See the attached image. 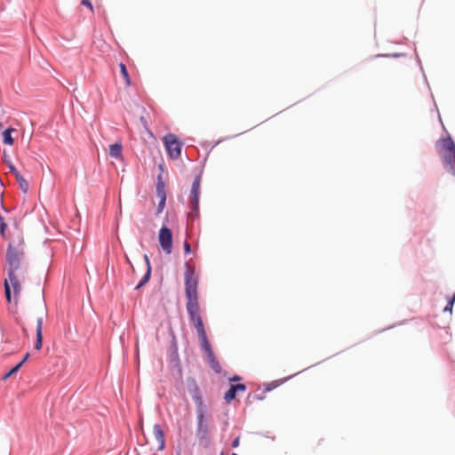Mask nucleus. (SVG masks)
Here are the masks:
<instances>
[{"mask_svg": "<svg viewBox=\"0 0 455 455\" xmlns=\"http://www.w3.org/2000/svg\"><path fill=\"white\" fill-rule=\"evenodd\" d=\"M186 271H185V285H186V296L188 299L187 309L190 317V320L193 322V324L197 331L201 347L204 354L206 355L208 363L212 371L216 373L221 372V366L219 363L217 357L215 356L211 344L207 339L206 331L204 330V326L200 317L198 311L199 306L197 302V277L195 275V269L189 264H185Z\"/></svg>", "mask_w": 455, "mask_h": 455, "instance_id": "f257e3e1", "label": "nucleus"}, {"mask_svg": "<svg viewBox=\"0 0 455 455\" xmlns=\"http://www.w3.org/2000/svg\"><path fill=\"white\" fill-rule=\"evenodd\" d=\"M24 258V240L20 232L16 234L9 243L6 252L9 279L4 280V292L8 302H11V286L15 297L21 291V281H24L27 267L22 264Z\"/></svg>", "mask_w": 455, "mask_h": 455, "instance_id": "f03ea898", "label": "nucleus"}, {"mask_svg": "<svg viewBox=\"0 0 455 455\" xmlns=\"http://www.w3.org/2000/svg\"><path fill=\"white\" fill-rule=\"evenodd\" d=\"M187 387L188 391L192 394V397L196 403L198 427L200 430L207 431V423L205 419L206 409L200 395L199 388L193 379H188Z\"/></svg>", "mask_w": 455, "mask_h": 455, "instance_id": "7ed1b4c3", "label": "nucleus"}, {"mask_svg": "<svg viewBox=\"0 0 455 455\" xmlns=\"http://www.w3.org/2000/svg\"><path fill=\"white\" fill-rule=\"evenodd\" d=\"M435 148L443 164L452 169V164L455 162V143L452 139L450 136L439 139L435 143Z\"/></svg>", "mask_w": 455, "mask_h": 455, "instance_id": "20e7f679", "label": "nucleus"}, {"mask_svg": "<svg viewBox=\"0 0 455 455\" xmlns=\"http://www.w3.org/2000/svg\"><path fill=\"white\" fill-rule=\"evenodd\" d=\"M147 443L150 445L151 449L156 451H162L164 448V435L159 425L154 426L151 435L147 438Z\"/></svg>", "mask_w": 455, "mask_h": 455, "instance_id": "39448f33", "label": "nucleus"}, {"mask_svg": "<svg viewBox=\"0 0 455 455\" xmlns=\"http://www.w3.org/2000/svg\"><path fill=\"white\" fill-rule=\"evenodd\" d=\"M159 169L161 170V172H163L162 164H159ZM156 196L159 198L156 213L159 214L163 212L166 201V196L164 192V181L163 180L162 173H160L157 177Z\"/></svg>", "mask_w": 455, "mask_h": 455, "instance_id": "423d86ee", "label": "nucleus"}, {"mask_svg": "<svg viewBox=\"0 0 455 455\" xmlns=\"http://www.w3.org/2000/svg\"><path fill=\"white\" fill-rule=\"evenodd\" d=\"M158 241L161 248L167 253H171V229L164 226L158 235Z\"/></svg>", "mask_w": 455, "mask_h": 455, "instance_id": "0eeeda50", "label": "nucleus"}, {"mask_svg": "<svg viewBox=\"0 0 455 455\" xmlns=\"http://www.w3.org/2000/svg\"><path fill=\"white\" fill-rule=\"evenodd\" d=\"M200 183H201V177L200 176L196 177V179L194 180V182L192 184L191 192H190L191 203H192L194 208L198 207Z\"/></svg>", "mask_w": 455, "mask_h": 455, "instance_id": "6e6552de", "label": "nucleus"}, {"mask_svg": "<svg viewBox=\"0 0 455 455\" xmlns=\"http://www.w3.org/2000/svg\"><path fill=\"white\" fill-rule=\"evenodd\" d=\"M245 389L246 387L243 384L232 385L225 394L224 398L226 402L229 403L232 400L235 398L237 392H244Z\"/></svg>", "mask_w": 455, "mask_h": 455, "instance_id": "1a4fd4ad", "label": "nucleus"}, {"mask_svg": "<svg viewBox=\"0 0 455 455\" xmlns=\"http://www.w3.org/2000/svg\"><path fill=\"white\" fill-rule=\"evenodd\" d=\"M43 345V318L39 317L36 321V340L35 348L40 350Z\"/></svg>", "mask_w": 455, "mask_h": 455, "instance_id": "9d476101", "label": "nucleus"}, {"mask_svg": "<svg viewBox=\"0 0 455 455\" xmlns=\"http://www.w3.org/2000/svg\"><path fill=\"white\" fill-rule=\"evenodd\" d=\"M122 143L121 142H116L109 146V156L112 158L120 159L122 158Z\"/></svg>", "mask_w": 455, "mask_h": 455, "instance_id": "9b49d317", "label": "nucleus"}, {"mask_svg": "<svg viewBox=\"0 0 455 455\" xmlns=\"http://www.w3.org/2000/svg\"><path fill=\"white\" fill-rule=\"evenodd\" d=\"M14 177L19 184L20 190L23 193H27L29 188L28 182L25 180V178L20 172L15 173Z\"/></svg>", "mask_w": 455, "mask_h": 455, "instance_id": "f8f14e48", "label": "nucleus"}, {"mask_svg": "<svg viewBox=\"0 0 455 455\" xmlns=\"http://www.w3.org/2000/svg\"><path fill=\"white\" fill-rule=\"evenodd\" d=\"M182 143L172 135V159L181 156Z\"/></svg>", "mask_w": 455, "mask_h": 455, "instance_id": "ddd939ff", "label": "nucleus"}, {"mask_svg": "<svg viewBox=\"0 0 455 455\" xmlns=\"http://www.w3.org/2000/svg\"><path fill=\"white\" fill-rule=\"evenodd\" d=\"M119 68H120L121 75L123 76V77L124 79L125 84L127 86H130L132 84V82H131L130 76L128 74L126 66L124 63H120Z\"/></svg>", "mask_w": 455, "mask_h": 455, "instance_id": "4468645a", "label": "nucleus"}, {"mask_svg": "<svg viewBox=\"0 0 455 455\" xmlns=\"http://www.w3.org/2000/svg\"><path fill=\"white\" fill-rule=\"evenodd\" d=\"M13 131L14 130L12 128H8L3 132L4 144L10 145V146L13 145L14 140L11 135L12 132H13Z\"/></svg>", "mask_w": 455, "mask_h": 455, "instance_id": "2eb2a0df", "label": "nucleus"}, {"mask_svg": "<svg viewBox=\"0 0 455 455\" xmlns=\"http://www.w3.org/2000/svg\"><path fill=\"white\" fill-rule=\"evenodd\" d=\"M4 162L8 166L9 171L14 175L15 173L19 172L12 162L11 161L10 157L6 156V154H4Z\"/></svg>", "mask_w": 455, "mask_h": 455, "instance_id": "dca6fc26", "label": "nucleus"}, {"mask_svg": "<svg viewBox=\"0 0 455 455\" xmlns=\"http://www.w3.org/2000/svg\"><path fill=\"white\" fill-rule=\"evenodd\" d=\"M150 272H151V267H148V269H147L145 275L140 280V282L137 284L136 289H140L141 286H143L146 283L148 282V280L150 278Z\"/></svg>", "mask_w": 455, "mask_h": 455, "instance_id": "f3484780", "label": "nucleus"}, {"mask_svg": "<svg viewBox=\"0 0 455 455\" xmlns=\"http://www.w3.org/2000/svg\"><path fill=\"white\" fill-rule=\"evenodd\" d=\"M20 367L21 363H18L17 365L12 367L6 374L4 375L3 379L6 380L7 379H9L12 375L16 373L20 369Z\"/></svg>", "mask_w": 455, "mask_h": 455, "instance_id": "a211bd4d", "label": "nucleus"}, {"mask_svg": "<svg viewBox=\"0 0 455 455\" xmlns=\"http://www.w3.org/2000/svg\"><path fill=\"white\" fill-rule=\"evenodd\" d=\"M164 143L167 154L171 156V134H167L164 137Z\"/></svg>", "mask_w": 455, "mask_h": 455, "instance_id": "6ab92c4d", "label": "nucleus"}, {"mask_svg": "<svg viewBox=\"0 0 455 455\" xmlns=\"http://www.w3.org/2000/svg\"><path fill=\"white\" fill-rule=\"evenodd\" d=\"M454 301H455V293H454V296L449 299L447 306L443 308V311L451 313Z\"/></svg>", "mask_w": 455, "mask_h": 455, "instance_id": "aec40b11", "label": "nucleus"}, {"mask_svg": "<svg viewBox=\"0 0 455 455\" xmlns=\"http://www.w3.org/2000/svg\"><path fill=\"white\" fill-rule=\"evenodd\" d=\"M82 4L87 6L90 9L91 12L93 13V6L90 0H82Z\"/></svg>", "mask_w": 455, "mask_h": 455, "instance_id": "412c9836", "label": "nucleus"}, {"mask_svg": "<svg viewBox=\"0 0 455 455\" xmlns=\"http://www.w3.org/2000/svg\"><path fill=\"white\" fill-rule=\"evenodd\" d=\"M6 228V224L4 221V219L2 218V220H0V233L3 236H4V230Z\"/></svg>", "mask_w": 455, "mask_h": 455, "instance_id": "4be33fe9", "label": "nucleus"}, {"mask_svg": "<svg viewBox=\"0 0 455 455\" xmlns=\"http://www.w3.org/2000/svg\"><path fill=\"white\" fill-rule=\"evenodd\" d=\"M184 251L186 254H189L191 252L190 244L187 241L184 242Z\"/></svg>", "mask_w": 455, "mask_h": 455, "instance_id": "5701e85b", "label": "nucleus"}, {"mask_svg": "<svg viewBox=\"0 0 455 455\" xmlns=\"http://www.w3.org/2000/svg\"><path fill=\"white\" fill-rule=\"evenodd\" d=\"M240 443V439L239 437H236L233 442H232V446L234 448H236Z\"/></svg>", "mask_w": 455, "mask_h": 455, "instance_id": "b1692460", "label": "nucleus"}, {"mask_svg": "<svg viewBox=\"0 0 455 455\" xmlns=\"http://www.w3.org/2000/svg\"><path fill=\"white\" fill-rule=\"evenodd\" d=\"M29 357V354L27 353L24 356V358L21 360V362H20L19 363H21V365L28 359Z\"/></svg>", "mask_w": 455, "mask_h": 455, "instance_id": "393cba45", "label": "nucleus"}, {"mask_svg": "<svg viewBox=\"0 0 455 455\" xmlns=\"http://www.w3.org/2000/svg\"><path fill=\"white\" fill-rule=\"evenodd\" d=\"M144 259H145L147 267H150V262H149V259H148V255H144Z\"/></svg>", "mask_w": 455, "mask_h": 455, "instance_id": "a878e982", "label": "nucleus"}, {"mask_svg": "<svg viewBox=\"0 0 455 455\" xmlns=\"http://www.w3.org/2000/svg\"><path fill=\"white\" fill-rule=\"evenodd\" d=\"M241 378L239 376H235L234 378L230 379L231 381H238Z\"/></svg>", "mask_w": 455, "mask_h": 455, "instance_id": "bb28decb", "label": "nucleus"}, {"mask_svg": "<svg viewBox=\"0 0 455 455\" xmlns=\"http://www.w3.org/2000/svg\"><path fill=\"white\" fill-rule=\"evenodd\" d=\"M221 455H223V454H221ZM232 455H237V454L236 453H233Z\"/></svg>", "mask_w": 455, "mask_h": 455, "instance_id": "cd10ccee", "label": "nucleus"}, {"mask_svg": "<svg viewBox=\"0 0 455 455\" xmlns=\"http://www.w3.org/2000/svg\"><path fill=\"white\" fill-rule=\"evenodd\" d=\"M0 220H2V217L0 216Z\"/></svg>", "mask_w": 455, "mask_h": 455, "instance_id": "c85d7f7f", "label": "nucleus"}]
</instances>
